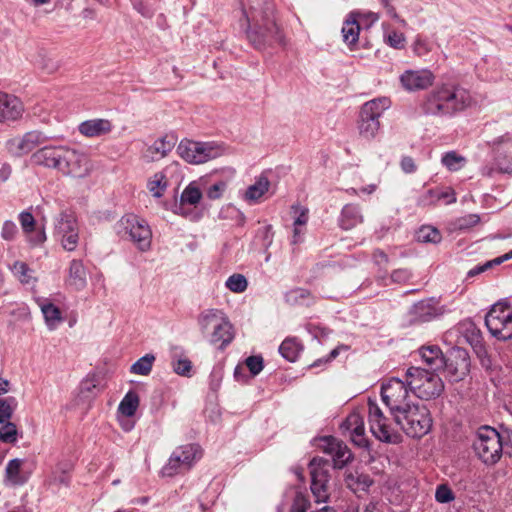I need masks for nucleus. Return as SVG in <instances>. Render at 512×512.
Returning <instances> with one entry per match:
<instances>
[{"label": "nucleus", "instance_id": "1", "mask_svg": "<svg viewBox=\"0 0 512 512\" xmlns=\"http://www.w3.org/2000/svg\"><path fill=\"white\" fill-rule=\"evenodd\" d=\"M381 397L396 424L408 436L421 438L431 430L432 417L429 409L413 400L403 380H388L381 387Z\"/></svg>", "mask_w": 512, "mask_h": 512}, {"label": "nucleus", "instance_id": "2", "mask_svg": "<svg viewBox=\"0 0 512 512\" xmlns=\"http://www.w3.org/2000/svg\"><path fill=\"white\" fill-rule=\"evenodd\" d=\"M473 102L468 89L456 82L436 85L425 94L419 108L427 116L448 117L468 108Z\"/></svg>", "mask_w": 512, "mask_h": 512}, {"label": "nucleus", "instance_id": "3", "mask_svg": "<svg viewBox=\"0 0 512 512\" xmlns=\"http://www.w3.org/2000/svg\"><path fill=\"white\" fill-rule=\"evenodd\" d=\"M32 160L37 165L55 169L73 178H85L93 168L84 152L63 145L44 146L32 155Z\"/></svg>", "mask_w": 512, "mask_h": 512}, {"label": "nucleus", "instance_id": "4", "mask_svg": "<svg viewBox=\"0 0 512 512\" xmlns=\"http://www.w3.org/2000/svg\"><path fill=\"white\" fill-rule=\"evenodd\" d=\"M243 14L248 23V39L255 48L281 41L272 0H248V8L243 9Z\"/></svg>", "mask_w": 512, "mask_h": 512}, {"label": "nucleus", "instance_id": "5", "mask_svg": "<svg viewBox=\"0 0 512 512\" xmlns=\"http://www.w3.org/2000/svg\"><path fill=\"white\" fill-rule=\"evenodd\" d=\"M114 231L120 239L132 242L142 252L151 248L152 230L148 222L136 214L123 215L115 223Z\"/></svg>", "mask_w": 512, "mask_h": 512}, {"label": "nucleus", "instance_id": "6", "mask_svg": "<svg viewBox=\"0 0 512 512\" xmlns=\"http://www.w3.org/2000/svg\"><path fill=\"white\" fill-rule=\"evenodd\" d=\"M420 367H410L406 371V386L418 398L430 400L439 397L444 391L442 379L435 373Z\"/></svg>", "mask_w": 512, "mask_h": 512}, {"label": "nucleus", "instance_id": "7", "mask_svg": "<svg viewBox=\"0 0 512 512\" xmlns=\"http://www.w3.org/2000/svg\"><path fill=\"white\" fill-rule=\"evenodd\" d=\"M391 106L387 97H379L367 101L361 107L357 121L359 135L370 141L376 137L380 129V117Z\"/></svg>", "mask_w": 512, "mask_h": 512}, {"label": "nucleus", "instance_id": "8", "mask_svg": "<svg viewBox=\"0 0 512 512\" xmlns=\"http://www.w3.org/2000/svg\"><path fill=\"white\" fill-rule=\"evenodd\" d=\"M473 448L479 459L487 465H493L500 460L503 453L502 437L492 427H481L477 432Z\"/></svg>", "mask_w": 512, "mask_h": 512}, {"label": "nucleus", "instance_id": "9", "mask_svg": "<svg viewBox=\"0 0 512 512\" xmlns=\"http://www.w3.org/2000/svg\"><path fill=\"white\" fill-rule=\"evenodd\" d=\"M485 324L491 335L497 339H512V311L506 299H501L491 306L486 314Z\"/></svg>", "mask_w": 512, "mask_h": 512}, {"label": "nucleus", "instance_id": "10", "mask_svg": "<svg viewBox=\"0 0 512 512\" xmlns=\"http://www.w3.org/2000/svg\"><path fill=\"white\" fill-rule=\"evenodd\" d=\"M177 153L187 163L202 164L221 156L224 149L215 142H197L183 139L177 146Z\"/></svg>", "mask_w": 512, "mask_h": 512}, {"label": "nucleus", "instance_id": "11", "mask_svg": "<svg viewBox=\"0 0 512 512\" xmlns=\"http://www.w3.org/2000/svg\"><path fill=\"white\" fill-rule=\"evenodd\" d=\"M201 456V449L196 444L180 446L171 454L168 463L162 468V474L172 477L182 471H187Z\"/></svg>", "mask_w": 512, "mask_h": 512}, {"label": "nucleus", "instance_id": "12", "mask_svg": "<svg viewBox=\"0 0 512 512\" xmlns=\"http://www.w3.org/2000/svg\"><path fill=\"white\" fill-rule=\"evenodd\" d=\"M368 421L373 436L385 443L396 444L400 441V435L391 427L388 418L375 400H368Z\"/></svg>", "mask_w": 512, "mask_h": 512}, {"label": "nucleus", "instance_id": "13", "mask_svg": "<svg viewBox=\"0 0 512 512\" xmlns=\"http://www.w3.org/2000/svg\"><path fill=\"white\" fill-rule=\"evenodd\" d=\"M54 235L66 251H74L79 242V226L74 213L62 211L55 218Z\"/></svg>", "mask_w": 512, "mask_h": 512}, {"label": "nucleus", "instance_id": "14", "mask_svg": "<svg viewBox=\"0 0 512 512\" xmlns=\"http://www.w3.org/2000/svg\"><path fill=\"white\" fill-rule=\"evenodd\" d=\"M329 462L322 458H313L309 463L311 491L317 503L328 499Z\"/></svg>", "mask_w": 512, "mask_h": 512}, {"label": "nucleus", "instance_id": "15", "mask_svg": "<svg viewBox=\"0 0 512 512\" xmlns=\"http://www.w3.org/2000/svg\"><path fill=\"white\" fill-rule=\"evenodd\" d=\"M203 197L202 191L196 182L189 183L181 193L180 202L175 206L174 212L190 221H198L201 218L199 212L194 211L188 206L196 207Z\"/></svg>", "mask_w": 512, "mask_h": 512}, {"label": "nucleus", "instance_id": "16", "mask_svg": "<svg viewBox=\"0 0 512 512\" xmlns=\"http://www.w3.org/2000/svg\"><path fill=\"white\" fill-rule=\"evenodd\" d=\"M434 79V74L426 68L406 70L400 77L401 84L407 91L426 89L432 85Z\"/></svg>", "mask_w": 512, "mask_h": 512}, {"label": "nucleus", "instance_id": "17", "mask_svg": "<svg viewBox=\"0 0 512 512\" xmlns=\"http://www.w3.org/2000/svg\"><path fill=\"white\" fill-rule=\"evenodd\" d=\"M450 380L458 382L469 373L470 359L465 350H456L447 360L445 359L444 367Z\"/></svg>", "mask_w": 512, "mask_h": 512}, {"label": "nucleus", "instance_id": "18", "mask_svg": "<svg viewBox=\"0 0 512 512\" xmlns=\"http://www.w3.org/2000/svg\"><path fill=\"white\" fill-rule=\"evenodd\" d=\"M321 442L324 452L331 455L335 468H343L352 459L350 449L342 441L332 436H327Z\"/></svg>", "mask_w": 512, "mask_h": 512}, {"label": "nucleus", "instance_id": "19", "mask_svg": "<svg viewBox=\"0 0 512 512\" xmlns=\"http://www.w3.org/2000/svg\"><path fill=\"white\" fill-rule=\"evenodd\" d=\"M46 137L38 131H31L22 137L13 138L7 142V148L10 153L21 156L30 153L39 145H42Z\"/></svg>", "mask_w": 512, "mask_h": 512}, {"label": "nucleus", "instance_id": "20", "mask_svg": "<svg viewBox=\"0 0 512 512\" xmlns=\"http://www.w3.org/2000/svg\"><path fill=\"white\" fill-rule=\"evenodd\" d=\"M343 433L348 432L351 441L358 447L367 448L369 446L368 438L365 434L364 419L358 412L350 413L342 423Z\"/></svg>", "mask_w": 512, "mask_h": 512}, {"label": "nucleus", "instance_id": "21", "mask_svg": "<svg viewBox=\"0 0 512 512\" xmlns=\"http://www.w3.org/2000/svg\"><path fill=\"white\" fill-rule=\"evenodd\" d=\"M23 112L24 106L18 97L0 91V123L18 120Z\"/></svg>", "mask_w": 512, "mask_h": 512}, {"label": "nucleus", "instance_id": "22", "mask_svg": "<svg viewBox=\"0 0 512 512\" xmlns=\"http://www.w3.org/2000/svg\"><path fill=\"white\" fill-rule=\"evenodd\" d=\"M411 323L428 322L438 314L437 308L432 300H422L414 304L410 311Z\"/></svg>", "mask_w": 512, "mask_h": 512}, {"label": "nucleus", "instance_id": "23", "mask_svg": "<svg viewBox=\"0 0 512 512\" xmlns=\"http://www.w3.org/2000/svg\"><path fill=\"white\" fill-rule=\"evenodd\" d=\"M171 367L177 375L184 377L192 375V362L188 359L181 346H173L171 348Z\"/></svg>", "mask_w": 512, "mask_h": 512}, {"label": "nucleus", "instance_id": "24", "mask_svg": "<svg viewBox=\"0 0 512 512\" xmlns=\"http://www.w3.org/2000/svg\"><path fill=\"white\" fill-rule=\"evenodd\" d=\"M19 221L23 232L27 235L28 240L32 244L38 245L46 240V235L43 229L35 232V219L30 212H21L19 215Z\"/></svg>", "mask_w": 512, "mask_h": 512}, {"label": "nucleus", "instance_id": "25", "mask_svg": "<svg viewBox=\"0 0 512 512\" xmlns=\"http://www.w3.org/2000/svg\"><path fill=\"white\" fill-rule=\"evenodd\" d=\"M112 130V124L107 119H91L79 125V131L86 137H100Z\"/></svg>", "mask_w": 512, "mask_h": 512}, {"label": "nucleus", "instance_id": "26", "mask_svg": "<svg viewBox=\"0 0 512 512\" xmlns=\"http://www.w3.org/2000/svg\"><path fill=\"white\" fill-rule=\"evenodd\" d=\"M24 460L15 458L10 460L5 468V481L11 486H20L27 482L29 475L22 471Z\"/></svg>", "mask_w": 512, "mask_h": 512}, {"label": "nucleus", "instance_id": "27", "mask_svg": "<svg viewBox=\"0 0 512 512\" xmlns=\"http://www.w3.org/2000/svg\"><path fill=\"white\" fill-rule=\"evenodd\" d=\"M176 144V138L173 135H165L156 140L147 149L146 156L151 160H159L168 155Z\"/></svg>", "mask_w": 512, "mask_h": 512}, {"label": "nucleus", "instance_id": "28", "mask_svg": "<svg viewBox=\"0 0 512 512\" xmlns=\"http://www.w3.org/2000/svg\"><path fill=\"white\" fill-rule=\"evenodd\" d=\"M419 355L424 363L433 371L444 367L445 358L437 345L423 346L419 349Z\"/></svg>", "mask_w": 512, "mask_h": 512}, {"label": "nucleus", "instance_id": "29", "mask_svg": "<svg viewBox=\"0 0 512 512\" xmlns=\"http://www.w3.org/2000/svg\"><path fill=\"white\" fill-rule=\"evenodd\" d=\"M444 200L446 204L456 202L455 191L447 187L445 189H430L419 198V205L426 206L435 204L436 202Z\"/></svg>", "mask_w": 512, "mask_h": 512}, {"label": "nucleus", "instance_id": "30", "mask_svg": "<svg viewBox=\"0 0 512 512\" xmlns=\"http://www.w3.org/2000/svg\"><path fill=\"white\" fill-rule=\"evenodd\" d=\"M67 283L78 291L85 288L87 284L86 269L81 261L74 259L70 262Z\"/></svg>", "mask_w": 512, "mask_h": 512}, {"label": "nucleus", "instance_id": "31", "mask_svg": "<svg viewBox=\"0 0 512 512\" xmlns=\"http://www.w3.org/2000/svg\"><path fill=\"white\" fill-rule=\"evenodd\" d=\"M269 188V179L266 176L261 175L256 179L254 184L248 186L243 198L248 203H256L269 191Z\"/></svg>", "mask_w": 512, "mask_h": 512}, {"label": "nucleus", "instance_id": "32", "mask_svg": "<svg viewBox=\"0 0 512 512\" xmlns=\"http://www.w3.org/2000/svg\"><path fill=\"white\" fill-rule=\"evenodd\" d=\"M360 13L351 12L343 23L342 36L343 41L347 45H354L357 43L360 33V25L357 20V16Z\"/></svg>", "mask_w": 512, "mask_h": 512}, {"label": "nucleus", "instance_id": "33", "mask_svg": "<svg viewBox=\"0 0 512 512\" xmlns=\"http://www.w3.org/2000/svg\"><path fill=\"white\" fill-rule=\"evenodd\" d=\"M363 222V215L358 206L353 204L345 205L341 211L340 226L350 230Z\"/></svg>", "mask_w": 512, "mask_h": 512}, {"label": "nucleus", "instance_id": "34", "mask_svg": "<svg viewBox=\"0 0 512 512\" xmlns=\"http://www.w3.org/2000/svg\"><path fill=\"white\" fill-rule=\"evenodd\" d=\"M146 187L154 198H161L168 187V179L165 171L156 172L149 177Z\"/></svg>", "mask_w": 512, "mask_h": 512}, {"label": "nucleus", "instance_id": "35", "mask_svg": "<svg viewBox=\"0 0 512 512\" xmlns=\"http://www.w3.org/2000/svg\"><path fill=\"white\" fill-rule=\"evenodd\" d=\"M233 339L232 325L225 317L217 324L211 333L210 341L212 343L221 342L223 346L229 344Z\"/></svg>", "mask_w": 512, "mask_h": 512}, {"label": "nucleus", "instance_id": "36", "mask_svg": "<svg viewBox=\"0 0 512 512\" xmlns=\"http://www.w3.org/2000/svg\"><path fill=\"white\" fill-rule=\"evenodd\" d=\"M225 318V314L218 309H207L201 312L198 318V324L203 333L209 329H213L221 320Z\"/></svg>", "mask_w": 512, "mask_h": 512}, {"label": "nucleus", "instance_id": "37", "mask_svg": "<svg viewBox=\"0 0 512 512\" xmlns=\"http://www.w3.org/2000/svg\"><path fill=\"white\" fill-rule=\"evenodd\" d=\"M139 396L135 391H128L118 406V412L126 417L133 416L139 407Z\"/></svg>", "mask_w": 512, "mask_h": 512}, {"label": "nucleus", "instance_id": "38", "mask_svg": "<svg viewBox=\"0 0 512 512\" xmlns=\"http://www.w3.org/2000/svg\"><path fill=\"white\" fill-rule=\"evenodd\" d=\"M39 305L48 328L55 329L62 320L59 308L47 301H43Z\"/></svg>", "mask_w": 512, "mask_h": 512}, {"label": "nucleus", "instance_id": "39", "mask_svg": "<svg viewBox=\"0 0 512 512\" xmlns=\"http://www.w3.org/2000/svg\"><path fill=\"white\" fill-rule=\"evenodd\" d=\"M347 486L353 491H366L373 484V480L367 474H349L346 477Z\"/></svg>", "mask_w": 512, "mask_h": 512}, {"label": "nucleus", "instance_id": "40", "mask_svg": "<svg viewBox=\"0 0 512 512\" xmlns=\"http://www.w3.org/2000/svg\"><path fill=\"white\" fill-rule=\"evenodd\" d=\"M300 350L301 345L294 338L285 339L279 347L280 354L290 362H294L297 359Z\"/></svg>", "mask_w": 512, "mask_h": 512}, {"label": "nucleus", "instance_id": "41", "mask_svg": "<svg viewBox=\"0 0 512 512\" xmlns=\"http://www.w3.org/2000/svg\"><path fill=\"white\" fill-rule=\"evenodd\" d=\"M286 301L292 305H310V292L303 288H295L286 294Z\"/></svg>", "mask_w": 512, "mask_h": 512}, {"label": "nucleus", "instance_id": "42", "mask_svg": "<svg viewBox=\"0 0 512 512\" xmlns=\"http://www.w3.org/2000/svg\"><path fill=\"white\" fill-rule=\"evenodd\" d=\"M155 356L152 354H146L145 356L138 359L130 368V372L137 375L147 376L153 366Z\"/></svg>", "mask_w": 512, "mask_h": 512}, {"label": "nucleus", "instance_id": "43", "mask_svg": "<svg viewBox=\"0 0 512 512\" xmlns=\"http://www.w3.org/2000/svg\"><path fill=\"white\" fill-rule=\"evenodd\" d=\"M416 238L421 243H438L441 241V233L432 226H422L416 233Z\"/></svg>", "mask_w": 512, "mask_h": 512}, {"label": "nucleus", "instance_id": "44", "mask_svg": "<svg viewBox=\"0 0 512 512\" xmlns=\"http://www.w3.org/2000/svg\"><path fill=\"white\" fill-rule=\"evenodd\" d=\"M19 433L17 426L6 421L0 427V441L7 444H15L18 441Z\"/></svg>", "mask_w": 512, "mask_h": 512}, {"label": "nucleus", "instance_id": "45", "mask_svg": "<svg viewBox=\"0 0 512 512\" xmlns=\"http://www.w3.org/2000/svg\"><path fill=\"white\" fill-rule=\"evenodd\" d=\"M17 407L15 397H7L0 399V424L9 421Z\"/></svg>", "mask_w": 512, "mask_h": 512}, {"label": "nucleus", "instance_id": "46", "mask_svg": "<svg viewBox=\"0 0 512 512\" xmlns=\"http://www.w3.org/2000/svg\"><path fill=\"white\" fill-rule=\"evenodd\" d=\"M466 162V159L454 151L446 153L442 157V163L450 171L460 170Z\"/></svg>", "mask_w": 512, "mask_h": 512}, {"label": "nucleus", "instance_id": "47", "mask_svg": "<svg viewBox=\"0 0 512 512\" xmlns=\"http://www.w3.org/2000/svg\"><path fill=\"white\" fill-rule=\"evenodd\" d=\"M228 187V180L219 179L206 189V196L210 200L222 198Z\"/></svg>", "mask_w": 512, "mask_h": 512}, {"label": "nucleus", "instance_id": "48", "mask_svg": "<svg viewBox=\"0 0 512 512\" xmlns=\"http://www.w3.org/2000/svg\"><path fill=\"white\" fill-rule=\"evenodd\" d=\"M226 287L234 293H242L247 289V280L242 274H233L226 280Z\"/></svg>", "mask_w": 512, "mask_h": 512}, {"label": "nucleus", "instance_id": "49", "mask_svg": "<svg viewBox=\"0 0 512 512\" xmlns=\"http://www.w3.org/2000/svg\"><path fill=\"white\" fill-rule=\"evenodd\" d=\"M292 213L294 215L293 226H306L309 220V210L306 207L301 205H293L291 207Z\"/></svg>", "mask_w": 512, "mask_h": 512}, {"label": "nucleus", "instance_id": "50", "mask_svg": "<svg viewBox=\"0 0 512 512\" xmlns=\"http://www.w3.org/2000/svg\"><path fill=\"white\" fill-rule=\"evenodd\" d=\"M13 272L18 279L25 284H30L32 276L30 275L31 270L24 262H15L13 265Z\"/></svg>", "mask_w": 512, "mask_h": 512}, {"label": "nucleus", "instance_id": "51", "mask_svg": "<svg viewBox=\"0 0 512 512\" xmlns=\"http://www.w3.org/2000/svg\"><path fill=\"white\" fill-rule=\"evenodd\" d=\"M385 41L395 49H402L405 46L406 38L401 32L391 31L385 36Z\"/></svg>", "mask_w": 512, "mask_h": 512}, {"label": "nucleus", "instance_id": "52", "mask_svg": "<svg viewBox=\"0 0 512 512\" xmlns=\"http://www.w3.org/2000/svg\"><path fill=\"white\" fill-rule=\"evenodd\" d=\"M455 498L453 491L445 484L437 487L435 492V499L439 503H449Z\"/></svg>", "mask_w": 512, "mask_h": 512}, {"label": "nucleus", "instance_id": "53", "mask_svg": "<svg viewBox=\"0 0 512 512\" xmlns=\"http://www.w3.org/2000/svg\"><path fill=\"white\" fill-rule=\"evenodd\" d=\"M245 364L253 376L258 375L264 367L263 358L261 356H249L245 360Z\"/></svg>", "mask_w": 512, "mask_h": 512}, {"label": "nucleus", "instance_id": "54", "mask_svg": "<svg viewBox=\"0 0 512 512\" xmlns=\"http://www.w3.org/2000/svg\"><path fill=\"white\" fill-rule=\"evenodd\" d=\"M412 49L417 56L424 58V60L426 61L427 59L425 58V56L430 52L431 47L426 40H423L420 37H418L414 41Z\"/></svg>", "mask_w": 512, "mask_h": 512}, {"label": "nucleus", "instance_id": "55", "mask_svg": "<svg viewBox=\"0 0 512 512\" xmlns=\"http://www.w3.org/2000/svg\"><path fill=\"white\" fill-rule=\"evenodd\" d=\"M309 506V501L302 493H296L290 512H306Z\"/></svg>", "mask_w": 512, "mask_h": 512}, {"label": "nucleus", "instance_id": "56", "mask_svg": "<svg viewBox=\"0 0 512 512\" xmlns=\"http://www.w3.org/2000/svg\"><path fill=\"white\" fill-rule=\"evenodd\" d=\"M18 228L13 221L7 220L3 223L1 236L4 240L11 241L15 238Z\"/></svg>", "mask_w": 512, "mask_h": 512}, {"label": "nucleus", "instance_id": "57", "mask_svg": "<svg viewBox=\"0 0 512 512\" xmlns=\"http://www.w3.org/2000/svg\"><path fill=\"white\" fill-rule=\"evenodd\" d=\"M412 277V273L407 268L396 269L391 274V280L395 283L403 284L408 282Z\"/></svg>", "mask_w": 512, "mask_h": 512}, {"label": "nucleus", "instance_id": "58", "mask_svg": "<svg viewBox=\"0 0 512 512\" xmlns=\"http://www.w3.org/2000/svg\"><path fill=\"white\" fill-rule=\"evenodd\" d=\"M401 168L405 173H413L416 171V165L414 160L409 157L405 156L401 160Z\"/></svg>", "mask_w": 512, "mask_h": 512}, {"label": "nucleus", "instance_id": "59", "mask_svg": "<svg viewBox=\"0 0 512 512\" xmlns=\"http://www.w3.org/2000/svg\"><path fill=\"white\" fill-rule=\"evenodd\" d=\"M305 231V226H293L292 244L300 243Z\"/></svg>", "mask_w": 512, "mask_h": 512}, {"label": "nucleus", "instance_id": "60", "mask_svg": "<svg viewBox=\"0 0 512 512\" xmlns=\"http://www.w3.org/2000/svg\"><path fill=\"white\" fill-rule=\"evenodd\" d=\"M480 218L478 215L471 214L463 219L460 220V228H465L468 226L475 225L479 222Z\"/></svg>", "mask_w": 512, "mask_h": 512}, {"label": "nucleus", "instance_id": "61", "mask_svg": "<svg viewBox=\"0 0 512 512\" xmlns=\"http://www.w3.org/2000/svg\"><path fill=\"white\" fill-rule=\"evenodd\" d=\"M373 258L378 265L386 264L388 262V256L381 250H376L373 254Z\"/></svg>", "mask_w": 512, "mask_h": 512}, {"label": "nucleus", "instance_id": "62", "mask_svg": "<svg viewBox=\"0 0 512 512\" xmlns=\"http://www.w3.org/2000/svg\"><path fill=\"white\" fill-rule=\"evenodd\" d=\"M338 355V351L337 349H333L331 352H330V355L327 359L323 360V359H318L316 360L312 365L311 367H317V366H320L322 363H326L332 359H334L336 356Z\"/></svg>", "mask_w": 512, "mask_h": 512}, {"label": "nucleus", "instance_id": "63", "mask_svg": "<svg viewBox=\"0 0 512 512\" xmlns=\"http://www.w3.org/2000/svg\"><path fill=\"white\" fill-rule=\"evenodd\" d=\"M11 174V167L7 164H4L0 168V181H6Z\"/></svg>", "mask_w": 512, "mask_h": 512}, {"label": "nucleus", "instance_id": "64", "mask_svg": "<svg viewBox=\"0 0 512 512\" xmlns=\"http://www.w3.org/2000/svg\"><path fill=\"white\" fill-rule=\"evenodd\" d=\"M363 512H381L380 509L378 508V504L375 503V502H370L368 503L364 509H363Z\"/></svg>", "mask_w": 512, "mask_h": 512}]
</instances>
